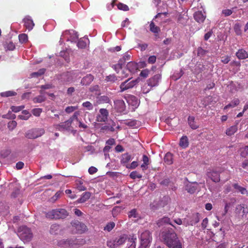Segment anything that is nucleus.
<instances>
[{"mask_svg":"<svg viewBox=\"0 0 248 248\" xmlns=\"http://www.w3.org/2000/svg\"><path fill=\"white\" fill-rule=\"evenodd\" d=\"M58 80L62 83L72 82V78L70 72H64L57 76Z\"/></svg>","mask_w":248,"mask_h":248,"instance_id":"10","label":"nucleus"},{"mask_svg":"<svg viewBox=\"0 0 248 248\" xmlns=\"http://www.w3.org/2000/svg\"><path fill=\"white\" fill-rule=\"evenodd\" d=\"M199 216L198 213L193 214L192 216V219L191 220L188 221L186 218H185L184 222L186 223L187 225H193V224H195L200 220Z\"/></svg>","mask_w":248,"mask_h":248,"instance_id":"17","label":"nucleus"},{"mask_svg":"<svg viewBox=\"0 0 248 248\" xmlns=\"http://www.w3.org/2000/svg\"><path fill=\"white\" fill-rule=\"evenodd\" d=\"M18 235L21 240L27 242L31 241L33 237L31 229L25 226L19 228Z\"/></svg>","mask_w":248,"mask_h":248,"instance_id":"4","label":"nucleus"},{"mask_svg":"<svg viewBox=\"0 0 248 248\" xmlns=\"http://www.w3.org/2000/svg\"><path fill=\"white\" fill-rule=\"evenodd\" d=\"M125 124L126 125H127L128 126H129L131 127H134V126H136V125H137V121L135 120H130V121H128L126 122L125 123Z\"/></svg>","mask_w":248,"mask_h":248,"instance_id":"56","label":"nucleus"},{"mask_svg":"<svg viewBox=\"0 0 248 248\" xmlns=\"http://www.w3.org/2000/svg\"><path fill=\"white\" fill-rule=\"evenodd\" d=\"M234 188L238 190L242 194H247V190L244 187H243L240 186H239L237 184H234L233 185Z\"/></svg>","mask_w":248,"mask_h":248,"instance_id":"39","label":"nucleus"},{"mask_svg":"<svg viewBox=\"0 0 248 248\" xmlns=\"http://www.w3.org/2000/svg\"><path fill=\"white\" fill-rule=\"evenodd\" d=\"M162 207L160 206V201L154 202L151 205V208L152 210L155 211L156 210L158 209L159 208H162Z\"/></svg>","mask_w":248,"mask_h":248,"instance_id":"49","label":"nucleus"},{"mask_svg":"<svg viewBox=\"0 0 248 248\" xmlns=\"http://www.w3.org/2000/svg\"><path fill=\"white\" fill-rule=\"evenodd\" d=\"M140 246L144 248L147 247L152 240V236L151 232L148 231H145L140 234Z\"/></svg>","mask_w":248,"mask_h":248,"instance_id":"6","label":"nucleus"},{"mask_svg":"<svg viewBox=\"0 0 248 248\" xmlns=\"http://www.w3.org/2000/svg\"><path fill=\"white\" fill-rule=\"evenodd\" d=\"M108 111L107 109H100L99 111V113L97 114L96 116V121L98 122H105L108 120Z\"/></svg>","mask_w":248,"mask_h":248,"instance_id":"9","label":"nucleus"},{"mask_svg":"<svg viewBox=\"0 0 248 248\" xmlns=\"http://www.w3.org/2000/svg\"><path fill=\"white\" fill-rule=\"evenodd\" d=\"M139 81L140 79L139 78L132 80H131V78H128L121 84L120 86L121 89L120 92H123L129 89L132 88L139 82Z\"/></svg>","mask_w":248,"mask_h":248,"instance_id":"7","label":"nucleus"},{"mask_svg":"<svg viewBox=\"0 0 248 248\" xmlns=\"http://www.w3.org/2000/svg\"><path fill=\"white\" fill-rule=\"evenodd\" d=\"M82 105L83 107L86 108L88 110H92L93 108V105L89 101H86L83 103Z\"/></svg>","mask_w":248,"mask_h":248,"instance_id":"47","label":"nucleus"},{"mask_svg":"<svg viewBox=\"0 0 248 248\" xmlns=\"http://www.w3.org/2000/svg\"><path fill=\"white\" fill-rule=\"evenodd\" d=\"M60 231L59 225L54 224L51 226L49 232L52 235H57L59 233Z\"/></svg>","mask_w":248,"mask_h":248,"instance_id":"26","label":"nucleus"},{"mask_svg":"<svg viewBox=\"0 0 248 248\" xmlns=\"http://www.w3.org/2000/svg\"><path fill=\"white\" fill-rule=\"evenodd\" d=\"M78 113L76 112L68 120L64 123H61L59 124H56L55 127L56 129L60 131L62 130H70V128L72 127L71 124L74 120L78 121Z\"/></svg>","mask_w":248,"mask_h":248,"instance_id":"3","label":"nucleus"},{"mask_svg":"<svg viewBox=\"0 0 248 248\" xmlns=\"http://www.w3.org/2000/svg\"><path fill=\"white\" fill-rule=\"evenodd\" d=\"M170 199L168 196H164L163 199L159 201H160V206L161 207H164L166 205L168 204L169 202L170 201Z\"/></svg>","mask_w":248,"mask_h":248,"instance_id":"44","label":"nucleus"},{"mask_svg":"<svg viewBox=\"0 0 248 248\" xmlns=\"http://www.w3.org/2000/svg\"><path fill=\"white\" fill-rule=\"evenodd\" d=\"M17 125V123L15 121H12L8 123V127L11 130H13Z\"/></svg>","mask_w":248,"mask_h":248,"instance_id":"57","label":"nucleus"},{"mask_svg":"<svg viewBox=\"0 0 248 248\" xmlns=\"http://www.w3.org/2000/svg\"><path fill=\"white\" fill-rule=\"evenodd\" d=\"M161 76L159 74L155 75L152 78L147 80L148 85L152 87L158 85L159 80L160 79Z\"/></svg>","mask_w":248,"mask_h":248,"instance_id":"13","label":"nucleus"},{"mask_svg":"<svg viewBox=\"0 0 248 248\" xmlns=\"http://www.w3.org/2000/svg\"><path fill=\"white\" fill-rule=\"evenodd\" d=\"M20 193V190L19 187H16L14 189L11 194L12 197L15 198L17 197Z\"/></svg>","mask_w":248,"mask_h":248,"instance_id":"50","label":"nucleus"},{"mask_svg":"<svg viewBox=\"0 0 248 248\" xmlns=\"http://www.w3.org/2000/svg\"><path fill=\"white\" fill-rule=\"evenodd\" d=\"M24 22L25 23V26L27 29H28L29 31L32 29L33 26H34V24L33 21L30 18L29 16L25 18L24 19Z\"/></svg>","mask_w":248,"mask_h":248,"instance_id":"21","label":"nucleus"},{"mask_svg":"<svg viewBox=\"0 0 248 248\" xmlns=\"http://www.w3.org/2000/svg\"><path fill=\"white\" fill-rule=\"evenodd\" d=\"M241 156L243 157H246L248 155V146H246L240 149Z\"/></svg>","mask_w":248,"mask_h":248,"instance_id":"46","label":"nucleus"},{"mask_svg":"<svg viewBox=\"0 0 248 248\" xmlns=\"http://www.w3.org/2000/svg\"><path fill=\"white\" fill-rule=\"evenodd\" d=\"M45 69L42 68L40 69L38 71L36 72H33L31 74V77H39L41 75H43L45 72Z\"/></svg>","mask_w":248,"mask_h":248,"instance_id":"42","label":"nucleus"},{"mask_svg":"<svg viewBox=\"0 0 248 248\" xmlns=\"http://www.w3.org/2000/svg\"><path fill=\"white\" fill-rule=\"evenodd\" d=\"M16 94V93L12 91H9L1 93L0 95L2 97H9L15 96Z\"/></svg>","mask_w":248,"mask_h":248,"instance_id":"43","label":"nucleus"},{"mask_svg":"<svg viewBox=\"0 0 248 248\" xmlns=\"http://www.w3.org/2000/svg\"><path fill=\"white\" fill-rule=\"evenodd\" d=\"M117 7L119 9L122 10L124 11H127L129 10L128 7L122 3H119L117 5Z\"/></svg>","mask_w":248,"mask_h":248,"instance_id":"55","label":"nucleus"},{"mask_svg":"<svg viewBox=\"0 0 248 248\" xmlns=\"http://www.w3.org/2000/svg\"><path fill=\"white\" fill-rule=\"evenodd\" d=\"M106 80L108 81L115 82L116 80H119L118 76L116 77L114 75L108 76L106 77Z\"/></svg>","mask_w":248,"mask_h":248,"instance_id":"48","label":"nucleus"},{"mask_svg":"<svg viewBox=\"0 0 248 248\" xmlns=\"http://www.w3.org/2000/svg\"><path fill=\"white\" fill-rule=\"evenodd\" d=\"M6 47L9 50H13L15 48V46L14 43L12 42H9L6 43Z\"/></svg>","mask_w":248,"mask_h":248,"instance_id":"59","label":"nucleus"},{"mask_svg":"<svg viewBox=\"0 0 248 248\" xmlns=\"http://www.w3.org/2000/svg\"><path fill=\"white\" fill-rule=\"evenodd\" d=\"M237 130V127L236 125H233L227 129L226 131V134L228 136H232L234 134Z\"/></svg>","mask_w":248,"mask_h":248,"instance_id":"36","label":"nucleus"},{"mask_svg":"<svg viewBox=\"0 0 248 248\" xmlns=\"http://www.w3.org/2000/svg\"><path fill=\"white\" fill-rule=\"evenodd\" d=\"M109 101V98L106 95H103L97 97V102L99 104L108 103Z\"/></svg>","mask_w":248,"mask_h":248,"instance_id":"35","label":"nucleus"},{"mask_svg":"<svg viewBox=\"0 0 248 248\" xmlns=\"http://www.w3.org/2000/svg\"><path fill=\"white\" fill-rule=\"evenodd\" d=\"M127 237L126 235H122L116 238L114 240L107 242V246L110 248H115L123 244L127 240Z\"/></svg>","mask_w":248,"mask_h":248,"instance_id":"5","label":"nucleus"},{"mask_svg":"<svg viewBox=\"0 0 248 248\" xmlns=\"http://www.w3.org/2000/svg\"><path fill=\"white\" fill-rule=\"evenodd\" d=\"M72 238L62 239L58 241L57 245L65 248H73Z\"/></svg>","mask_w":248,"mask_h":248,"instance_id":"12","label":"nucleus"},{"mask_svg":"<svg viewBox=\"0 0 248 248\" xmlns=\"http://www.w3.org/2000/svg\"><path fill=\"white\" fill-rule=\"evenodd\" d=\"M91 193L90 192H85L82 194L81 197L77 200L78 203H83L87 201L91 197Z\"/></svg>","mask_w":248,"mask_h":248,"instance_id":"22","label":"nucleus"},{"mask_svg":"<svg viewBox=\"0 0 248 248\" xmlns=\"http://www.w3.org/2000/svg\"><path fill=\"white\" fill-rule=\"evenodd\" d=\"M78 47L80 48H84L86 46V43L80 39L77 43Z\"/></svg>","mask_w":248,"mask_h":248,"instance_id":"60","label":"nucleus"},{"mask_svg":"<svg viewBox=\"0 0 248 248\" xmlns=\"http://www.w3.org/2000/svg\"><path fill=\"white\" fill-rule=\"evenodd\" d=\"M129 99L133 102V106H136L138 104V99L136 96L134 95H130Z\"/></svg>","mask_w":248,"mask_h":248,"instance_id":"64","label":"nucleus"},{"mask_svg":"<svg viewBox=\"0 0 248 248\" xmlns=\"http://www.w3.org/2000/svg\"><path fill=\"white\" fill-rule=\"evenodd\" d=\"M136 238H134L133 236L131 238L129 239V241L131 243L130 245L128 248H136Z\"/></svg>","mask_w":248,"mask_h":248,"instance_id":"61","label":"nucleus"},{"mask_svg":"<svg viewBox=\"0 0 248 248\" xmlns=\"http://www.w3.org/2000/svg\"><path fill=\"white\" fill-rule=\"evenodd\" d=\"M188 123L189 126L193 129H196L199 127V125L195 121V118L193 116H189Z\"/></svg>","mask_w":248,"mask_h":248,"instance_id":"25","label":"nucleus"},{"mask_svg":"<svg viewBox=\"0 0 248 248\" xmlns=\"http://www.w3.org/2000/svg\"><path fill=\"white\" fill-rule=\"evenodd\" d=\"M130 177L133 179H135L136 178H141L142 177V175L138 173L137 171H134L130 173Z\"/></svg>","mask_w":248,"mask_h":248,"instance_id":"51","label":"nucleus"},{"mask_svg":"<svg viewBox=\"0 0 248 248\" xmlns=\"http://www.w3.org/2000/svg\"><path fill=\"white\" fill-rule=\"evenodd\" d=\"M150 30L154 33H157L160 31L159 27L155 26L153 22L150 24Z\"/></svg>","mask_w":248,"mask_h":248,"instance_id":"38","label":"nucleus"},{"mask_svg":"<svg viewBox=\"0 0 248 248\" xmlns=\"http://www.w3.org/2000/svg\"><path fill=\"white\" fill-rule=\"evenodd\" d=\"M42 108H34L32 110V114L35 116H39L40 113L42 112Z\"/></svg>","mask_w":248,"mask_h":248,"instance_id":"62","label":"nucleus"},{"mask_svg":"<svg viewBox=\"0 0 248 248\" xmlns=\"http://www.w3.org/2000/svg\"><path fill=\"white\" fill-rule=\"evenodd\" d=\"M68 33H69L71 35V41L72 42H76L77 40L78 39V32H76L75 31L71 30L70 31H66L63 34H67Z\"/></svg>","mask_w":248,"mask_h":248,"instance_id":"27","label":"nucleus"},{"mask_svg":"<svg viewBox=\"0 0 248 248\" xmlns=\"http://www.w3.org/2000/svg\"><path fill=\"white\" fill-rule=\"evenodd\" d=\"M236 210H238V211H241V210L242 211V213H243L242 216L243 217L244 216H246L247 214L248 213V209H247V207L245 208V204L238 205L236 207Z\"/></svg>","mask_w":248,"mask_h":248,"instance_id":"33","label":"nucleus"},{"mask_svg":"<svg viewBox=\"0 0 248 248\" xmlns=\"http://www.w3.org/2000/svg\"><path fill=\"white\" fill-rule=\"evenodd\" d=\"M164 161L167 165H170L173 163L172 154L170 152L167 153L164 158Z\"/></svg>","mask_w":248,"mask_h":248,"instance_id":"30","label":"nucleus"},{"mask_svg":"<svg viewBox=\"0 0 248 248\" xmlns=\"http://www.w3.org/2000/svg\"><path fill=\"white\" fill-rule=\"evenodd\" d=\"M19 42L21 43H23L27 41L28 36L26 34H21L18 36Z\"/></svg>","mask_w":248,"mask_h":248,"instance_id":"52","label":"nucleus"},{"mask_svg":"<svg viewBox=\"0 0 248 248\" xmlns=\"http://www.w3.org/2000/svg\"><path fill=\"white\" fill-rule=\"evenodd\" d=\"M194 17L198 22L202 23L204 21L206 16L203 15L201 11H198L195 13Z\"/></svg>","mask_w":248,"mask_h":248,"instance_id":"18","label":"nucleus"},{"mask_svg":"<svg viewBox=\"0 0 248 248\" xmlns=\"http://www.w3.org/2000/svg\"><path fill=\"white\" fill-rule=\"evenodd\" d=\"M45 133V130L42 128L34 129L28 131L26 133V137L30 139H34L38 138Z\"/></svg>","mask_w":248,"mask_h":248,"instance_id":"8","label":"nucleus"},{"mask_svg":"<svg viewBox=\"0 0 248 248\" xmlns=\"http://www.w3.org/2000/svg\"><path fill=\"white\" fill-rule=\"evenodd\" d=\"M94 79V77L91 74H88L83 77L80 82L83 86L89 85Z\"/></svg>","mask_w":248,"mask_h":248,"instance_id":"14","label":"nucleus"},{"mask_svg":"<svg viewBox=\"0 0 248 248\" xmlns=\"http://www.w3.org/2000/svg\"><path fill=\"white\" fill-rule=\"evenodd\" d=\"M115 226V224L114 222H109L104 227V230L110 232L114 228Z\"/></svg>","mask_w":248,"mask_h":248,"instance_id":"40","label":"nucleus"},{"mask_svg":"<svg viewBox=\"0 0 248 248\" xmlns=\"http://www.w3.org/2000/svg\"><path fill=\"white\" fill-rule=\"evenodd\" d=\"M126 68L128 72L134 73L138 69V66L136 63L130 62L127 64Z\"/></svg>","mask_w":248,"mask_h":248,"instance_id":"19","label":"nucleus"},{"mask_svg":"<svg viewBox=\"0 0 248 248\" xmlns=\"http://www.w3.org/2000/svg\"><path fill=\"white\" fill-rule=\"evenodd\" d=\"M76 228L80 233L84 232L87 230L86 226L84 223L79 222L76 224Z\"/></svg>","mask_w":248,"mask_h":248,"instance_id":"28","label":"nucleus"},{"mask_svg":"<svg viewBox=\"0 0 248 248\" xmlns=\"http://www.w3.org/2000/svg\"><path fill=\"white\" fill-rule=\"evenodd\" d=\"M131 159V155L128 153L123 154L122 155V159L121 160V163L123 164H125L129 162Z\"/></svg>","mask_w":248,"mask_h":248,"instance_id":"32","label":"nucleus"},{"mask_svg":"<svg viewBox=\"0 0 248 248\" xmlns=\"http://www.w3.org/2000/svg\"><path fill=\"white\" fill-rule=\"evenodd\" d=\"M102 130H109L111 132H114L115 131V128L113 127L112 126H109L108 125H105L102 126L101 129Z\"/></svg>","mask_w":248,"mask_h":248,"instance_id":"63","label":"nucleus"},{"mask_svg":"<svg viewBox=\"0 0 248 248\" xmlns=\"http://www.w3.org/2000/svg\"><path fill=\"white\" fill-rule=\"evenodd\" d=\"M2 117L5 119L14 120L16 118V116L15 114L12 113L10 111H9L7 114L3 115Z\"/></svg>","mask_w":248,"mask_h":248,"instance_id":"45","label":"nucleus"},{"mask_svg":"<svg viewBox=\"0 0 248 248\" xmlns=\"http://www.w3.org/2000/svg\"><path fill=\"white\" fill-rule=\"evenodd\" d=\"M239 59H245L248 58V53L243 49H239L236 53Z\"/></svg>","mask_w":248,"mask_h":248,"instance_id":"23","label":"nucleus"},{"mask_svg":"<svg viewBox=\"0 0 248 248\" xmlns=\"http://www.w3.org/2000/svg\"><path fill=\"white\" fill-rule=\"evenodd\" d=\"M221 171H217L215 170H212L207 172V176L210 178L213 182L217 183L220 181V173Z\"/></svg>","mask_w":248,"mask_h":248,"instance_id":"11","label":"nucleus"},{"mask_svg":"<svg viewBox=\"0 0 248 248\" xmlns=\"http://www.w3.org/2000/svg\"><path fill=\"white\" fill-rule=\"evenodd\" d=\"M179 145L183 148H186L188 145V138L186 136H183L180 140Z\"/></svg>","mask_w":248,"mask_h":248,"instance_id":"31","label":"nucleus"},{"mask_svg":"<svg viewBox=\"0 0 248 248\" xmlns=\"http://www.w3.org/2000/svg\"><path fill=\"white\" fill-rule=\"evenodd\" d=\"M72 82H74L78 79L81 78V73L78 71H70Z\"/></svg>","mask_w":248,"mask_h":248,"instance_id":"34","label":"nucleus"},{"mask_svg":"<svg viewBox=\"0 0 248 248\" xmlns=\"http://www.w3.org/2000/svg\"><path fill=\"white\" fill-rule=\"evenodd\" d=\"M127 71V69L125 70L121 69V70H118L117 71V73L118 74L119 80H122L123 78H127L128 76Z\"/></svg>","mask_w":248,"mask_h":248,"instance_id":"29","label":"nucleus"},{"mask_svg":"<svg viewBox=\"0 0 248 248\" xmlns=\"http://www.w3.org/2000/svg\"><path fill=\"white\" fill-rule=\"evenodd\" d=\"M46 97L43 95H40L33 98V101L34 103H42L44 102Z\"/></svg>","mask_w":248,"mask_h":248,"instance_id":"41","label":"nucleus"},{"mask_svg":"<svg viewBox=\"0 0 248 248\" xmlns=\"http://www.w3.org/2000/svg\"><path fill=\"white\" fill-rule=\"evenodd\" d=\"M72 241L73 248H74L75 246H82L86 243L85 240L83 238H72Z\"/></svg>","mask_w":248,"mask_h":248,"instance_id":"24","label":"nucleus"},{"mask_svg":"<svg viewBox=\"0 0 248 248\" xmlns=\"http://www.w3.org/2000/svg\"><path fill=\"white\" fill-rule=\"evenodd\" d=\"M115 108L119 112H123L125 109V105L123 100H117L114 101Z\"/></svg>","mask_w":248,"mask_h":248,"instance_id":"15","label":"nucleus"},{"mask_svg":"<svg viewBox=\"0 0 248 248\" xmlns=\"http://www.w3.org/2000/svg\"><path fill=\"white\" fill-rule=\"evenodd\" d=\"M162 238L164 243L170 248H182L176 234L171 229H166L162 232Z\"/></svg>","mask_w":248,"mask_h":248,"instance_id":"1","label":"nucleus"},{"mask_svg":"<svg viewBox=\"0 0 248 248\" xmlns=\"http://www.w3.org/2000/svg\"><path fill=\"white\" fill-rule=\"evenodd\" d=\"M62 192L59 191L56 193V194L51 198V201L52 202H55L58 198L61 197Z\"/></svg>","mask_w":248,"mask_h":248,"instance_id":"58","label":"nucleus"},{"mask_svg":"<svg viewBox=\"0 0 248 248\" xmlns=\"http://www.w3.org/2000/svg\"><path fill=\"white\" fill-rule=\"evenodd\" d=\"M83 183L81 181L77 182V187L79 191H84L86 189V187L83 186Z\"/></svg>","mask_w":248,"mask_h":248,"instance_id":"53","label":"nucleus"},{"mask_svg":"<svg viewBox=\"0 0 248 248\" xmlns=\"http://www.w3.org/2000/svg\"><path fill=\"white\" fill-rule=\"evenodd\" d=\"M139 165L138 162L133 161L131 164L125 165L127 169H134Z\"/></svg>","mask_w":248,"mask_h":248,"instance_id":"54","label":"nucleus"},{"mask_svg":"<svg viewBox=\"0 0 248 248\" xmlns=\"http://www.w3.org/2000/svg\"><path fill=\"white\" fill-rule=\"evenodd\" d=\"M239 100L237 98L234 99L230 104L226 106L224 109H227L230 107L234 108L239 104Z\"/></svg>","mask_w":248,"mask_h":248,"instance_id":"37","label":"nucleus"},{"mask_svg":"<svg viewBox=\"0 0 248 248\" xmlns=\"http://www.w3.org/2000/svg\"><path fill=\"white\" fill-rule=\"evenodd\" d=\"M198 184L197 182L189 183L186 186V190L189 193H194L197 189Z\"/></svg>","mask_w":248,"mask_h":248,"instance_id":"16","label":"nucleus"},{"mask_svg":"<svg viewBox=\"0 0 248 248\" xmlns=\"http://www.w3.org/2000/svg\"><path fill=\"white\" fill-rule=\"evenodd\" d=\"M157 224L159 227L163 226L165 224H169L173 226V225L172 224L170 220V218L167 217H165L158 220L157 222Z\"/></svg>","mask_w":248,"mask_h":248,"instance_id":"20","label":"nucleus"},{"mask_svg":"<svg viewBox=\"0 0 248 248\" xmlns=\"http://www.w3.org/2000/svg\"><path fill=\"white\" fill-rule=\"evenodd\" d=\"M69 215V213L64 209H56L48 212L46 216L53 219H64Z\"/></svg>","mask_w":248,"mask_h":248,"instance_id":"2","label":"nucleus"}]
</instances>
